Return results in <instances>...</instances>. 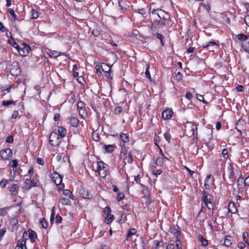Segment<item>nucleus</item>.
I'll use <instances>...</instances> for the list:
<instances>
[{"label": "nucleus", "mask_w": 249, "mask_h": 249, "mask_svg": "<svg viewBox=\"0 0 249 249\" xmlns=\"http://www.w3.org/2000/svg\"><path fill=\"white\" fill-rule=\"evenodd\" d=\"M151 12L157 17V18L154 20V22L156 25L163 26L169 22L170 16L164 11L157 9L151 10Z\"/></svg>", "instance_id": "nucleus-1"}, {"label": "nucleus", "mask_w": 249, "mask_h": 249, "mask_svg": "<svg viewBox=\"0 0 249 249\" xmlns=\"http://www.w3.org/2000/svg\"><path fill=\"white\" fill-rule=\"evenodd\" d=\"M61 138L56 132H52L49 137V142L53 146H57L61 142Z\"/></svg>", "instance_id": "nucleus-2"}, {"label": "nucleus", "mask_w": 249, "mask_h": 249, "mask_svg": "<svg viewBox=\"0 0 249 249\" xmlns=\"http://www.w3.org/2000/svg\"><path fill=\"white\" fill-rule=\"evenodd\" d=\"M23 47H18V48L17 49V51L19 53L20 55L23 56H27L29 53L30 51H31V47L29 45L23 43Z\"/></svg>", "instance_id": "nucleus-3"}, {"label": "nucleus", "mask_w": 249, "mask_h": 249, "mask_svg": "<svg viewBox=\"0 0 249 249\" xmlns=\"http://www.w3.org/2000/svg\"><path fill=\"white\" fill-rule=\"evenodd\" d=\"M0 156L3 160H9L12 157V151L9 148L3 149L0 152Z\"/></svg>", "instance_id": "nucleus-4"}, {"label": "nucleus", "mask_w": 249, "mask_h": 249, "mask_svg": "<svg viewBox=\"0 0 249 249\" xmlns=\"http://www.w3.org/2000/svg\"><path fill=\"white\" fill-rule=\"evenodd\" d=\"M214 178L211 175H208L205 178L204 186L206 189L209 190L212 188L214 185Z\"/></svg>", "instance_id": "nucleus-5"}, {"label": "nucleus", "mask_w": 249, "mask_h": 249, "mask_svg": "<svg viewBox=\"0 0 249 249\" xmlns=\"http://www.w3.org/2000/svg\"><path fill=\"white\" fill-rule=\"evenodd\" d=\"M79 195L84 199H91L93 197L92 195L85 188H82L80 190Z\"/></svg>", "instance_id": "nucleus-6"}, {"label": "nucleus", "mask_w": 249, "mask_h": 249, "mask_svg": "<svg viewBox=\"0 0 249 249\" xmlns=\"http://www.w3.org/2000/svg\"><path fill=\"white\" fill-rule=\"evenodd\" d=\"M219 45L216 44L213 40H211L206 45H203V48H206L210 51H214V49H217L219 48Z\"/></svg>", "instance_id": "nucleus-7"}, {"label": "nucleus", "mask_w": 249, "mask_h": 249, "mask_svg": "<svg viewBox=\"0 0 249 249\" xmlns=\"http://www.w3.org/2000/svg\"><path fill=\"white\" fill-rule=\"evenodd\" d=\"M126 152H124V151L121 152V157L123 158L124 156H125L124 158V160H126L128 163H132L133 162V158L132 154L131 152H129L128 153L127 155H126Z\"/></svg>", "instance_id": "nucleus-8"}, {"label": "nucleus", "mask_w": 249, "mask_h": 249, "mask_svg": "<svg viewBox=\"0 0 249 249\" xmlns=\"http://www.w3.org/2000/svg\"><path fill=\"white\" fill-rule=\"evenodd\" d=\"M173 114V112L172 109H167L162 111L161 114L162 118L164 120H169L172 117Z\"/></svg>", "instance_id": "nucleus-9"}, {"label": "nucleus", "mask_w": 249, "mask_h": 249, "mask_svg": "<svg viewBox=\"0 0 249 249\" xmlns=\"http://www.w3.org/2000/svg\"><path fill=\"white\" fill-rule=\"evenodd\" d=\"M36 183L34 181V179L31 178H27L24 182V187L27 189L29 190L32 187L36 186Z\"/></svg>", "instance_id": "nucleus-10"}, {"label": "nucleus", "mask_w": 249, "mask_h": 249, "mask_svg": "<svg viewBox=\"0 0 249 249\" xmlns=\"http://www.w3.org/2000/svg\"><path fill=\"white\" fill-rule=\"evenodd\" d=\"M187 124H189L190 127L191 129V131L193 132V135L194 136V139L197 140V126L191 122H187Z\"/></svg>", "instance_id": "nucleus-11"}, {"label": "nucleus", "mask_w": 249, "mask_h": 249, "mask_svg": "<svg viewBox=\"0 0 249 249\" xmlns=\"http://www.w3.org/2000/svg\"><path fill=\"white\" fill-rule=\"evenodd\" d=\"M208 193H207L205 191L202 192L203 202L205 205H208V203L211 204L210 198H208Z\"/></svg>", "instance_id": "nucleus-12"}, {"label": "nucleus", "mask_w": 249, "mask_h": 249, "mask_svg": "<svg viewBox=\"0 0 249 249\" xmlns=\"http://www.w3.org/2000/svg\"><path fill=\"white\" fill-rule=\"evenodd\" d=\"M47 53L51 57L56 58L59 56L61 55V53L56 51H53L51 50H48L47 52Z\"/></svg>", "instance_id": "nucleus-13"}, {"label": "nucleus", "mask_w": 249, "mask_h": 249, "mask_svg": "<svg viewBox=\"0 0 249 249\" xmlns=\"http://www.w3.org/2000/svg\"><path fill=\"white\" fill-rule=\"evenodd\" d=\"M170 232L176 237V240L180 239V231L178 229H177L175 228H171Z\"/></svg>", "instance_id": "nucleus-14"}, {"label": "nucleus", "mask_w": 249, "mask_h": 249, "mask_svg": "<svg viewBox=\"0 0 249 249\" xmlns=\"http://www.w3.org/2000/svg\"><path fill=\"white\" fill-rule=\"evenodd\" d=\"M228 211L229 213H235L237 212V209L235 206L234 203L230 202L228 205Z\"/></svg>", "instance_id": "nucleus-15"}, {"label": "nucleus", "mask_w": 249, "mask_h": 249, "mask_svg": "<svg viewBox=\"0 0 249 249\" xmlns=\"http://www.w3.org/2000/svg\"><path fill=\"white\" fill-rule=\"evenodd\" d=\"M27 240L28 239H25V238H22V241L20 243H19V241H18L16 249H27L26 242Z\"/></svg>", "instance_id": "nucleus-16"}, {"label": "nucleus", "mask_w": 249, "mask_h": 249, "mask_svg": "<svg viewBox=\"0 0 249 249\" xmlns=\"http://www.w3.org/2000/svg\"><path fill=\"white\" fill-rule=\"evenodd\" d=\"M28 231L29 232V238L31 241L32 243L34 242L36 238V233L32 230H28Z\"/></svg>", "instance_id": "nucleus-17"}, {"label": "nucleus", "mask_w": 249, "mask_h": 249, "mask_svg": "<svg viewBox=\"0 0 249 249\" xmlns=\"http://www.w3.org/2000/svg\"><path fill=\"white\" fill-rule=\"evenodd\" d=\"M79 120L76 117H71L70 119V124L73 127H77L79 125Z\"/></svg>", "instance_id": "nucleus-18"}, {"label": "nucleus", "mask_w": 249, "mask_h": 249, "mask_svg": "<svg viewBox=\"0 0 249 249\" xmlns=\"http://www.w3.org/2000/svg\"><path fill=\"white\" fill-rule=\"evenodd\" d=\"M58 132L60 137L62 138L65 136L67 133V130L64 127L59 126L58 128Z\"/></svg>", "instance_id": "nucleus-19"}, {"label": "nucleus", "mask_w": 249, "mask_h": 249, "mask_svg": "<svg viewBox=\"0 0 249 249\" xmlns=\"http://www.w3.org/2000/svg\"><path fill=\"white\" fill-rule=\"evenodd\" d=\"M55 176L53 177L54 181L56 185H59L62 181V178L61 176L57 173L55 174Z\"/></svg>", "instance_id": "nucleus-20"}, {"label": "nucleus", "mask_w": 249, "mask_h": 249, "mask_svg": "<svg viewBox=\"0 0 249 249\" xmlns=\"http://www.w3.org/2000/svg\"><path fill=\"white\" fill-rule=\"evenodd\" d=\"M102 70L105 72L109 73L111 71V67L107 64L103 63L101 65Z\"/></svg>", "instance_id": "nucleus-21"}, {"label": "nucleus", "mask_w": 249, "mask_h": 249, "mask_svg": "<svg viewBox=\"0 0 249 249\" xmlns=\"http://www.w3.org/2000/svg\"><path fill=\"white\" fill-rule=\"evenodd\" d=\"M198 240L201 243V246L204 247H206L208 244V241L207 239L204 238L201 235H199L198 236Z\"/></svg>", "instance_id": "nucleus-22"}, {"label": "nucleus", "mask_w": 249, "mask_h": 249, "mask_svg": "<svg viewBox=\"0 0 249 249\" xmlns=\"http://www.w3.org/2000/svg\"><path fill=\"white\" fill-rule=\"evenodd\" d=\"M120 138L121 140L124 142L123 146L124 147V143H126L129 142V139L128 136H127L126 134L124 133H121L120 135Z\"/></svg>", "instance_id": "nucleus-23"}, {"label": "nucleus", "mask_w": 249, "mask_h": 249, "mask_svg": "<svg viewBox=\"0 0 249 249\" xmlns=\"http://www.w3.org/2000/svg\"><path fill=\"white\" fill-rule=\"evenodd\" d=\"M163 163V158L158 157L155 162L153 164L152 166L156 167V166H161Z\"/></svg>", "instance_id": "nucleus-24"}, {"label": "nucleus", "mask_w": 249, "mask_h": 249, "mask_svg": "<svg viewBox=\"0 0 249 249\" xmlns=\"http://www.w3.org/2000/svg\"><path fill=\"white\" fill-rule=\"evenodd\" d=\"M69 198L62 197L60 199L59 202L62 205H70L71 203V200Z\"/></svg>", "instance_id": "nucleus-25"}, {"label": "nucleus", "mask_w": 249, "mask_h": 249, "mask_svg": "<svg viewBox=\"0 0 249 249\" xmlns=\"http://www.w3.org/2000/svg\"><path fill=\"white\" fill-rule=\"evenodd\" d=\"M18 186L17 184H13L11 187L10 191L13 195H17L18 190Z\"/></svg>", "instance_id": "nucleus-26"}, {"label": "nucleus", "mask_w": 249, "mask_h": 249, "mask_svg": "<svg viewBox=\"0 0 249 249\" xmlns=\"http://www.w3.org/2000/svg\"><path fill=\"white\" fill-rule=\"evenodd\" d=\"M62 193L64 196L68 197V198H71L72 199H73L74 196L72 195L71 192V191H70L69 190H68V189L64 190L63 191Z\"/></svg>", "instance_id": "nucleus-27"}, {"label": "nucleus", "mask_w": 249, "mask_h": 249, "mask_svg": "<svg viewBox=\"0 0 249 249\" xmlns=\"http://www.w3.org/2000/svg\"><path fill=\"white\" fill-rule=\"evenodd\" d=\"M142 186L143 187L142 192L145 196V197L147 198V199H148L150 197V191L147 187L144 185H142Z\"/></svg>", "instance_id": "nucleus-28"}, {"label": "nucleus", "mask_w": 249, "mask_h": 249, "mask_svg": "<svg viewBox=\"0 0 249 249\" xmlns=\"http://www.w3.org/2000/svg\"><path fill=\"white\" fill-rule=\"evenodd\" d=\"M227 169L229 172V178L232 179L234 176L233 168L231 164H230Z\"/></svg>", "instance_id": "nucleus-29"}, {"label": "nucleus", "mask_w": 249, "mask_h": 249, "mask_svg": "<svg viewBox=\"0 0 249 249\" xmlns=\"http://www.w3.org/2000/svg\"><path fill=\"white\" fill-rule=\"evenodd\" d=\"M152 35L156 36L157 38H158L160 40L162 45H164V43H163L164 37L161 34L158 33H156V32H155L154 31H153Z\"/></svg>", "instance_id": "nucleus-30"}, {"label": "nucleus", "mask_w": 249, "mask_h": 249, "mask_svg": "<svg viewBox=\"0 0 249 249\" xmlns=\"http://www.w3.org/2000/svg\"><path fill=\"white\" fill-rule=\"evenodd\" d=\"M10 73L13 75L18 76L20 74V70L18 67H15L10 70Z\"/></svg>", "instance_id": "nucleus-31"}, {"label": "nucleus", "mask_w": 249, "mask_h": 249, "mask_svg": "<svg viewBox=\"0 0 249 249\" xmlns=\"http://www.w3.org/2000/svg\"><path fill=\"white\" fill-rule=\"evenodd\" d=\"M103 169H106V164L103 161H99L97 162V171L103 170Z\"/></svg>", "instance_id": "nucleus-32"}, {"label": "nucleus", "mask_w": 249, "mask_h": 249, "mask_svg": "<svg viewBox=\"0 0 249 249\" xmlns=\"http://www.w3.org/2000/svg\"><path fill=\"white\" fill-rule=\"evenodd\" d=\"M137 233V230L135 229H130L127 232V236L126 239L128 240V238L133 235H135Z\"/></svg>", "instance_id": "nucleus-33"}, {"label": "nucleus", "mask_w": 249, "mask_h": 249, "mask_svg": "<svg viewBox=\"0 0 249 249\" xmlns=\"http://www.w3.org/2000/svg\"><path fill=\"white\" fill-rule=\"evenodd\" d=\"M237 38L240 41H245L249 38V36H246L242 34H240L237 35Z\"/></svg>", "instance_id": "nucleus-34"}, {"label": "nucleus", "mask_w": 249, "mask_h": 249, "mask_svg": "<svg viewBox=\"0 0 249 249\" xmlns=\"http://www.w3.org/2000/svg\"><path fill=\"white\" fill-rule=\"evenodd\" d=\"M104 147L106 151L108 153L112 152L114 149V146L111 144L105 145L104 146Z\"/></svg>", "instance_id": "nucleus-35"}, {"label": "nucleus", "mask_w": 249, "mask_h": 249, "mask_svg": "<svg viewBox=\"0 0 249 249\" xmlns=\"http://www.w3.org/2000/svg\"><path fill=\"white\" fill-rule=\"evenodd\" d=\"M114 219V216L112 214H108L107 217H105V221L107 224H109L113 221Z\"/></svg>", "instance_id": "nucleus-36"}, {"label": "nucleus", "mask_w": 249, "mask_h": 249, "mask_svg": "<svg viewBox=\"0 0 249 249\" xmlns=\"http://www.w3.org/2000/svg\"><path fill=\"white\" fill-rule=\"evenodd\" d=\"M231 236H227L225 237L224 240V244L227 247H230L231 245Z\"/></svg>", "instance_id": "nucleus-37"}, {"label": "nucleus", "mask_w": 249, "mask_h": 249, "mask_svg": "<svg viewBox=\"0 0 249 249\" xmlns=\"http://www.w3.org/2000/svg\"><path fill=\"white\" fill-rule=\"evenodd\" d=\"M31 18L32 19H36L39 16V13H38V12L35 9H33L31 11Z\"/></svg>", "instance_id": "nucleus-38"}, {"label": "nucleus", "mask_w": 249, "mask_h": 249, "mask_svg": "<svg viewBox=\"0 0 249 249\" xmlns=\"http://www.w3.org/2000/svg\"><path fill=\"white\" fill-rule=\"evenodd\" d=\"M8 42L17 50L18 48L19 45L15 42L14 39L8 40Z\"/></svg>", "instance_id": "nucleus-39"}, {"label": "nucleus", "mask_w": 249, "mask_h": 249, "mask_svg": "<svg viewBox=\"0 0 249 249\" xmlns=\"http://www.w3.org/2000/svg\"><path fill=\"white\" fill-rule=\"evenodd\" d=\"M98 172L101 177L104 178L106 177L107 174L106 169H103V170L98 171Z\"/></svg>", "instance_id": "nucleus-40"}, {"label": "nucleus", "mask_w": 249, "mask_h": 249, "mask_svg": "<svg viewBox=\"0 0 249 249\" xmlns=\"http://www.w3.org/2000/svg\"><path fill=\"white\" fill-rule=\"evenodd\" d=\"M149 64H147L146 65V71H145V76L146 77V78H147L148 79H151V76H150V72L149 71Z\"/></svg>", "instance_id": "nucleus-41"}, {"label": "nucleus", "mask_w": 249, "mask_h": 249, "mask_svg": "<svg viewBox=\"0 0 249 249\" xmlns=\"http://www.w3.org/2000/svg\"><path fill=\"white\" fill-rule=\"evenodd\" d=\"M18 163L17 160H13L10 162V165L12 168H16L18 166Z\"/></svg>", "instance_id": "nucleus-42"}, {"label": "nucleus", "mask_w": 249, "mask_h": 249, "mask_svg": "<svg viewBox=\"0 0 249 249\" xmlns=\"http://www.w3.org/2000/svg\"><path fill=\"white\" fill-rule=\"evenodd\" d=\"M14 104L15 102L12 101H3L2 103V105L5 106H8Z\"/></svg>", "instance_id": "nucleus-43"}, {"label": "nucleus", "mask_w": 249, "mask_h": 249, "mask_svg": "<svg viewBox=\"0 0 249 249\" xmlns=\"http://www.w3.org/2000/svg\"><path fill=\"white\" fill-rule=\"evenodd\" d=\"M40 222L43 228H46L47 227L48 223L44 218H42Z\"/></svg>", "instance_id": "nucleus-44"}, {"label": "nucleus", "mask_w": 249, "mask_h": 249, "mask_svg": "<svg viewBox=\"0 0 249 249\" xmlns=\"http://www.w3.org/2000/svg\"><path fill=\"white\" fill-rule=\"evenodd\" d=\"M77 107L79 109V114H81V112L83 111V103L79 101L77 103Z\"/></svg>", "instance_id": "nucleus-45"}, {"label": "nucleus", "mask_w": 249, "mask_h": 249, "mask_svg": "<svg viewBox=\"0 0 249 249\" xmlns=\"http://www.w3.org/2000/svg\"><path fill=\"white\" fill-rule=\"evenodd\" d=\"M175 243L176 245L175 246H176L177 249H182L180 239L176 240Z\"/></svg>", "instance_id": "nucleus-46"}, {"label": "nucleus", "mask_w": 249, "mask_h": 249, "mask_svg": "<svg viewBox=\"0 0 249 249\" xmlns=\"http://www.w3.org/2000/svg\"><path fill=\"white\" fill-rule=\"evenodd\" d=\"M175 78L178 81L182 79V74L181 72H178L175 76Z\"/></svg>", "instance_id": "nucleus-47"}, {"label": "nucleus", "mask_w": 249, "mask_h": 249, "mask_svg": "<svg viewBox=\"0 0 249 249\" xmlns=\"http://www.w3.org/2000/svg\"><path fill=\"white\" fill-rule=\"evenodd\" d=\"M164 137L165 139V140L168 142H170V140L171 138L170 134L168 132H166L164 134Z\"/></svg>", "instance_id": "nucleus-48"}, {"label": "nucleus", "mask_w": 249, "mask_h": 249, "mask_svg": "<svg viewBox=\"0 0 249 249\" xmlns=\"http://www.w3.org/2000/svg\"><path fill=\"white\" fill-rule=\"evenodd\" d=\"M6 231V230L5 228H3L0 230V240L2 239L3 236L4 235L5 232Z\"/></svg>", "instance_id": "nucleus-49"}, {"label": "nucleus", "mask_w": 249, "mask_h": 249, "mask_svg": "<svg viewBox=\"0 0 249 249\" xmlns=\"http://www.w3.org/2000/svg\"><path fill=\"white\" fill-rule=\"evenodd\" d=\"M248 236V233L247 232H244L243 233V240L245 242V243H246L249 245V243L247 238V237Z\"/></svg>", "instance_id": "nucleus-50"}, {"label": "nucleus", "mask_w": 249, "mask_h": 249, "mask_svg": "<svg viewBox=\"0 0 249 249\" xmlns=\"http://www.w3.org/2000/svg\"><path fill=\"white\" fill-rule=\"evenodd\" d=\"M124 197V195L123 193H119L117 196L118 201H121Z\"/></svg>", "instance_id": "nucleus-51"}, {"label": "nucleus", "mask_w": 249, "mask_h": 249, "mask_svg": "<svg viewBox=\"0 0 249 249\" xmlns=\"http://www.w3.org/2000/svg\"><path fill=\"white\" fill-rule=\"evenodd\" d=\"M196 97L199 101H201L205 104L207 103L206 101L204 100V97L202 95L200 94H196Z\"/></svg>", "instance_id": "nucleus-52"}, {"label": "nucleus", "mask_w": 249, "mask_h": 249, "mask_svg": "<svg viewBox=\"0 0 249 249\" xmlns=\"http://www.w3.org/2000/svg\"><path fill=\"white\" fill-rule=\"evenodd\" d=\"M222 155L225 159L228 158V150L226 149H224L222 152Z\"/></svg>", "instance_id": "nucleus-53"}, {"label": "nucleus", "mask_w": 249, "mask_h": 249, "mask_svg": "<svg viewBox=\"0 0 249 249\" xmlns=\"http://www.w3.org/2000/svg\"><path fill=\"white\" fill-rule=\"evenodd\" d=\"M200 5L202 6L207 10V12H209L211 9L210 5L209 4H205L201 3L200 4Z\"/></svg>", "instance_id": "nucleus-54"}, {"label": "nucleus", "mask_w": 249, "mask_h": 249, "mask_svg": "<svg viewBox=\"0 0 249 249\" xmlns=\"http://www.w3.org/2000/svg\"><path fill=\"white\" fill-rule=\"evenodd\" d=\"M118 3L119 6L122 9L126 10L127 8L124 5V4L123 3V1L121 0H119Z\"/></svg>", "instance_id": "nucleus-55"}, {"label": "nucleus", "mask_w": 249, "mask_h": 249, "mask_svg": "<svg viewBox=\"0 0 249 249\" xmlns=\"http://www.w3.org/2000/svg\"><path fill=\"white\" fill-rule=\"evenodd\" d=\"M14 138L12 136H8L6 139V142L7 143H12L13 142Z\"/></svg>", "instance_id": "nucleus-56"}, {"label": "nucleus", "mask_w": 249, "mask_h": 249, "mask_svg": "<svg viewBox=\"0 0 249 249\" xmlns=\"http://www.w3.org/2000/svg\"><path fill=\"white\" fill-rule=\"evenodd\" d=\"M10 14L13 17L14 19H17V17L14 10L11 9L9 10Z\"/></svg>", "instance_id": "nucleus-57"}, {"label": "nucleus", "mask_w": 249, "mask_h": 249, "mask_svg": "<svg viewBox=\"0 0 249 249\" xmlns=\"http://www.w3.org/2000/svg\"><path fill=\"white\" fill-rule=\"evenodd\" d=\"M122 111V108L121 107H117L115 108V112L116 114H120Z\"/></svg>", "instance_id": "nucleus-58"}, {"label": "nucleus", "mask_w": 249, "mask_h": 249, "mask_svg": "<svg viewBox=\"0 0 249 249\" xmlns=\"http://www.w3.org/2000/svg\"><path fill=\"white\" fill-rule=\"evenodd\" d=\"M0 31L2 32H8V30L6 29L1 22H0Z\"/></svg>", "instance_id": "nucleus-59"}, {"label": "nucleus", "mask_w": 249, "mask_h": 249, "mask_svg": "<svg viewBox=\"0 0 249 249\" xmlns=\"http://www.w3.org/2000/svg\"><path fill=\"white\" fill-rule=\"evenodd\" d=\"M101 68V65H97L95 66V69L96 70L97 73L98 75V76H100L101 75V72L100 71Z\"/></svg>", "instance_id": "nucleus-60"}, {"label": "nucleus", "mask_w": 249, "mask_h": 249, "mask_svg": "<svg viewBox=\"0 0 249 249\" xmlns=\"http://www.w3.org/2000/svg\"><path fill=\"white\" fill-rule=\"evenodd\" d=\"M104 212L107 215L110 214V213H111L110 208L109 207H105V208L104 209Z\"/></svg>", "instance_id": "nucleus-61"}, {"label": "nucleus", "mask_w": 249, "mask_h": 249, "mask_svg": "<svg viewBox=\"0 0 249 249\" xmlns=\"http://www.w3.org/2000/svg\"><path fill=\"white\" fill-rule=\"evenodd\" d=\"M186 98L189 100H191L193 98L192 94L190 92H187L186 93Z\"/></svg>", "instance_id": "nucleus-62"}, {"label": "nucleus", "mask_w": 249, "mask_h": 249, "mask_svg": "<svg viewBox=\"0 0 249 249\" xmlns=\"http://www.w3.org/2000/svg\"><path fill=\"white\" fill-rule=\"evenodd\" d=\"M7 183V181L6 179H2L0 182V186L1 187H4L6 186Z\"/></svg>", "instance_id": "nucleus-63"}, {"label": "nucleus", "mask_w": 249, "mask_h": 249, "mask_svg": "<svg viewBox=\"0 0 249 249\" xmlns=\"http://www.w3.org/2000/svg\"><path fill=\"white\" fill-rule=\"evenodd\" d=\"M244 20L246 25L249 27V15L245 17Z\"/></svg>", "instance_id": "nucleus-64"}]
</instances>
